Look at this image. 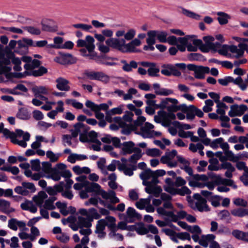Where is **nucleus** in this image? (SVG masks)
<instances>
[{
  "mask_svg": "<svg viewBox=\"0 0 248 248\" xmlns=\"http://www.w3.org/2000/svg\"><path fill=\"white\" fill-rule=\"evenodd\" d=\"M16 132H13L9 139L11 142L15 144H18L22 147L25 148L27 146V141L30 139V134L29 132H24L22 130L16 129Z\"/></svg>",
  "mask_w": 248,
  "mask_h": 248,
  "instance_id": "nucleus-1",
  "label": "nucleus"
},
{
  "mask_svg": "<svg viewBox=\"0 0 248 248\" xmlns=\"http://www.w3.org/2000/svg\"><path fill=\"white\" fill-rule=\"evenodd\" d=\"M33 45L31 39L23 37L18 40L17 46L15 49V52L20 55H25L29 53V47Z\"/></svg>",
  "mask_w": 248,
  "mask_h": 248,
  "instance_id": "nucleus-2",
  "label": "nucleus"
},
{
  "mask_svg": "<svg viewBox=\"0 0 248 248\" xmlns=\"http://www.w3.org/2000/svg\"><path fill=\"white\" fill-rule=\"evenodd\" d=\"M84 75L90 80H98L104 84H108L110 81L109 76L103 72L85 70Z\"/></svg>",
  "mask_w": 248,
  "mask_h": 248,
  "instance_id": "nucleus-3",
  "label": "nucleus"
},
{
  "mask_svg": "<svg viewBox=\"0 0 248 248\" xmlns=\"http://www.w3.org/2000/svg\"><path fill=\"white\" fill-rule=\"evenodd\" d=\"M187 69L194 71V77L197 79H202L205 78V74L210 72V68L208 66L196 65L194 64L187 65Z\"/></svg>",
  "mask_w": 248,
  "mask_h": 248,
  "instance_id": "nucleus-4",
  "label": "nucleus"
},
{
  "mask_svg": "<svg viewBox=\"0 0 248 248\" xmlns=\"http://www.w3.org/2000/svg\"><path fill=\"white\" fill-rule=\"evenodd\" d=\"M59 56L56 58L55 61L61 64L69 65L77 62V58L71 54L59 52Z\"/></svg>",
  "mask_w": 248,
  "mask_h": 248,
  "instance_id": "nucleus-5",
  "label": "nucleus"
},
{
  "mask_svg": "<svg viewBox=\"0 0 248 248\" xmlns=\"http://www.w3.org/2000/svg\"><path fill=\"white\" fill-rule=\"evenodd\" d=\"M167 112L160 110L157 112L158 116L155 115L154 120L157 123H160L161 121H167L170 119V106L167 108Z\"/></svg>",
  "mask_w": 248,
  "mask_h": 248,
  "instance_id": "nucleus-6",
  "label": "nucleus"
},
{
  "mask_svg": "<svg viewBox=\"0 0 248 248\" xmlns=\"http://www.w3.org/2000/svg\"><path fill=\"white\" fill-rule=\"evenodd\" d=\"M191 193V190L186 186H183L181 188L174 187L173 183L171 181V196L176 195L185 196L189 195Z\"/></svg>",
  "mask_w": 248,
  "mask_h": 248,
  "instance_id": "nucleus-7",
  "label": "nucleus"
},
{
  "mask_svg": "<svg viewBox=\"0 0 248 248\" xmlns=\"http://www.w3.org/2000/svg\"><path fill=\"white\" fill-rule=\"evenodd\" d=\"M53 21L50 19H46L42 21V29L43 31L54 32L57 31V26L52 24Z\"/></svg>",
  "mask_w": 248,
  "mask_h": 248,
  "instance_id": "nucleus-8",
  "label": "nucleus"
},
{
  "mask_svg": "<svg viewBox=\"0 0 248 248\" xmlns=\"http://www.w3.org/2000/svg\"><path fill=\"white\" fill-rule=\"evenodd\" d=\"M57 88L60 91H68L70 87L68 86L69 81L62 78H59L56 80Z\"/></svg>",
  "mask_w": 248,
  "mask_h": 248,
  "instance_id": "nucleus-9",
  "label": "nucleus"
},
{
  "mask_svg": "<svg viewBox=\"0 0 248 248\" xmlns=\"http://www.w3.org/2000/svg\"><path fill=\"white\" fill-rule=\"evenodd\" d=\"M0 208L2 213L7 214L15 211L14 208H10V202L4 199H0Z\"/></svg>",
  "mask_w": 248,
  "mask_h": 248,
  "instance_id": "nucleus-10",
  "label": "nucleus"
},
{
  "mask_svg": "<svg viewBox=\"0 0 248 248\" xmlns=\"http://www.w3.org/2000/svg\"><path fill=\"white\" fill-rule=\"evenodd\" d=\"M107 46L116 49L122 52L123 47H121L119 39L116 38H110L106 41Z\"/></svg>",
  "mask_w": 248,
  "mask_h": 248,
  "instance_id": "nucleus-11",
  "label": "nucleus"
},
{
  "mask_svg": "<svg viewBox=\"0 0 248 248\" xmlns=\"http://www.w3.org/2000/svg\"><path fill=\"white\" fill-rule=\"evenodd\" d=\"M195 106L194 105H190L187 106L186 105L183 113L186 114L187 120L192 121L194 119L195 117Z\"/></svg>",
  "mask_w": 248,
  "mask_h": 248,
  "instance_id": "nucleus-12",
  "label": "nucleus"
},
{
  "mask_svg": "<svg viewBox=\"0 0 248 248\" xmlns=\"http://www.w3.org/2000/svg\"><path fill=\"white\" fill-rule=\"evenodd\" d=\"M121 62L124 65L122 67L123 71L126 72H130L132 71V68L136 69L138 67V63L135 61H131L129 63H128L126 60H122Z\"/></svg>",
  "mask_w": 248,
  "mask_h": 248,
  "instance_id": "nucleus-13",
  "label": "nucleus"
},
{
  "mask_svg": "<svg viewBox=\"0 0 248 248\" xmlns=\"http://www.w3.org/2000/svg\"><path fill=\"white\" fill-rule=\"evenodd\" d=\"M17 118L22 120H28L31 118V114L28 108H20L18 109L16 114Z\"/></svg>",
  "mask_w": 248,
  "mask_h": 248,
  "instance_id": "nucleus-14",
  "label": "nucleus"
},
{
  "mask_svg": "<svg viewBox=\"0 0 248 248\" xmlns=\"http://www.w3.org/2000/svg\"><path fill=\"white\" fill-rule=\"evenodd\" d=\"M47 72V68L43 66H41L39 67V69L37 70H33L31 72L25 71L24 74L28 76H33L34 77H38L43 76L46 74Z\"/></svg>",
  "mask_w": 248,
  "mask_h": 248,
  "instance_id": "nucleus-15",
  "label": "nucleus"
},
{
  "mask_svg": "<svg viewBox=\"0 0 248 248\" xmlns=\"http://www.w3.org/2000/svg\"><path fill=\"white\" fill-rule=\"evenodd\" d=\"M85 190L89 193L93 192H97L99 191L101 188L100 186L96 183H90L88 181H86L84 184Z\"/></svg>",
  "mask_w": 248,
  "mask_h": 248,
  "instance_id": "nucleus-16",
  "label": "nucleus"
},
{
  "mask_svg": "<svg viewBox=\"0 0 248 248\" xmlns=\"http://www.w3.org/2000/svg\"><path fill=\"white\" fill-rule=\"evenodd\" d=\"M122 145L123 147L122 150L123 155L131 154L133 152V148L135 146V143L133 141H125L123 142Z\"/></svg>",
  "mask_w": 248,
  "mask_h": 248,
  "instance_id": "nucleus-17",
  "label": "nucleus"
},
{
  "mask_svg": "<svg viewBox=\"0 0 248 248\" xmlns=\"http://www.w3.org/2000/svg\"><path fill=\"white\" fill-rule=\"evenodd\" d=\"M156 32L155 37L158 40L159 42L162 43L168 42L169 44L170 45V36H169L167 38V33L165 31H155Z\"/></svg>",
  "mask_w": 248,
  "mask_h": 248,
  "instance_id": "nucleus-18",
  "label": "nucleus"
},
{
  "mask_svg": "<svg viewBox=\"0 0 248 248\" xmlns=\"http://www.w3.org/2000/svg\"><path fill=\"white\" fill-rule=\"evenodd\" d=\"M32 91L35 97H39L41 99L43 98H45L44 96L42 95H39V94H47V91L45 87L44 86H35L32 88Z\"/></svg>",
  "mask_w": 248,
  "mask_h": 248,
  "instance_id": "nucleus-19",
  "label": "nucleus"
},
{
  "mask_svg": "<svg viewBox=\"0 0 248 248\" xmlns=\"http://www.w3.org/2000/svg\"><path fill=\"white\" fill-rule=\"evenodd\" d=\"M47 197V195L45 191H40L38 192L37 195L33 197V200L38 205L41 206L44 200L46 199Z\"/></svg>",
  "mask_w": 248,
  "mask_h": 248,
  "instance_id": "nucleus-20",
  "label": "nucleus"
},
{
  "mask_svg": "<svg viewBox=\"0 0 248 248\" xmlns=\"http://www.w3.org/2000/svg\"><path fill=\"white\" fill-rule=\"evenodd\" d=\"M231 213L234 217H243L245 216H248V209L242 208L234 209L231 211Z\"/></svg>",
  "mask_w": 248,
  "mask_h": 248,
  "instance_id": "nucleus-21",
  "label": "nucleus"
},
{
  "mask_svg": "<svg viewBox=\"0 0 248 248\" xmlns=\"http://www.w3.org/2000/svg\"><path fill=\"white\" fill-rule=\"evenodd\" d=\"M217 15L218 17H217L219 23L221 25H225L228 23V19H230V16L223 12H218L217 13Z\"/></svg>",
  "mask_w": 248,
  "mask_h": 248,
  "instance_id": "nucleus-22",
  "label": "nucleus"
},
{
  "mask_svg": "<svg viewBox=\"0 0 248 248\" xmlns=\"http://www.w3.org/2000/svg\"><path fill=\"white\" fill-rule=\"evenodd\" d=\"M85 41L87 43L86 49L89 53L93 52L95 48L94 38L91 35H87L86 36Z\"/></svg>",
  "mask_w": 248,
  "mask_h": 248,
  "instance_id": "nucleus-23",
  "label": "nucleus"
},
{
  "mask_svg": "<svg viewBox=\"0 0 248 248\" xmlns=\"http://www.w3.org/2000/svg\"><path fill=\"white\" fill-rule=\"evenodd\" d=\"M78 224L79 225V228H81L83 227L89 228L92 226L91 220L89 218H85L81 216L78 217Z\"/></svg>",
  "mask_w": 248,
  "mask_h": 248,
  "instance_id": "nucleus-24",
  "label": "nucleus"
},
{
  "mask_svg": "<svg viewBox=\"0 0 248 248\" xmlns=\"http://www.w3.org/2000/svg\"><path fill=\"white\" fill-rule=\"evenodd\" d=\"M137 225L136 232L140 235H143L147 234L148 233V231L147 230V227L145 226V224L142 222H139L136 223Z\"/></svg>",
  "mask_w": 248,
  "mask_h": 248,
  "instance_id": "nucleus-25",
  "label": "nucleus"
},
{
  "mask_svg": "<svg viewBox=\"0 0 248 248\" xmlns=\"http://www.w3.org/2000/svg\"><path fill=\"white\" fill-rule=\"evenodd\" d=\"M108 225V222L104 219L99 220L96 225L95 233L102 232L104 231L106 226Z\"/></svg>",
  "mask_w": 248,
  "mask_h": 248,
  "instance_id": "nucleus-26",
  "label": "nucleus"
},
{
  "mask_svg": "<svg viewBox=\"0 0 248 248\" xmlns=\"http://www.w3.org/2000/svg\"><path fill=\"white\" fill-rule=\"evenodd\" d=\"M178 43H180V45H187L188 39L185 37L177 38L174 35H171V45H176Z\"/></svg>",
  "mask_w": 248,
  "mask_h": 248,
  "instance_id": "nucleus-27",
  "label": "nucleus"
},
{
  "mask_svg": "<svg viewBox=\"0 0 248 248\" xmlns=\"http://www.w3.org/2000/svg\"><path fill=\"white\" fill-rule=\"evenodd\" d=\"M171 125H173V126H174L175 127L177 128L179 130H187L190 129L192 128L191 125L189 124H183L177 121H174L173 122L171 121Z\"/></svg>",
  "mask_w": 248,
  "mask_h": 248,
  "instance_id": "nucleus-28",
  "label": "nucleus"
},
{
  "mask_svg": "<svg viewBox=\"0 0 248 248\" xmlns=\"http://www.w3.org/2000/svg\"><path fill=\"white\" fill-rule=\"evenodd\" d=\"M187 57L190 61H203L205 60L204 57L201 53H191L188 54Z\"/></svg>",
  "mask_w": 248,
  "mask_h": 248,
  "instance_id": "nucleus-29",
  "label": "nucleus"
},
{
  "mask_svg": "<svg viewBox=\"0 0 248 248\" xmlns=\"http://www.w3.org/2000/svg\"><path fill=\"white\" fill-rule=\"evenodd\" d=\"M101 216L97 213V210L94 208H90L88 211V218L93 220V219H98L100 218Z\"/></svg>",
  "mask_w": 248,
  "mask_h": 248,
  "instance_id": "nucleus-30",
  "label": "nucleus"
},
{
  "mask_svg": "<svg viewBox=\"0 0 248 248\" xmlns=\"http://www.w3.org/2000/svg\"><path fill=\"white\" fill-rule=\"evenodd\" d=\"M156 32L155 30L150 31L147 32L148 37L146 39V42L148 45L153 46L155 43V35Z\"/></svg>",
  "mask_w": 248,
  "mask_h": 248,
  "instance_id": "nucleus-31",
  "label": "nucleus"
},
{
  "mask_svg": "<svg viewBox=\"0 0 248 248\" xmlns=\"http://www.w3.org/2000/svg\"><path fill=\"white\" fill-rule=\"evenodd\" d=\"M0 170L11 172L14 175H17L19 172V170L16 166H5L1 167Z\"/></svg>",
  "mask_w": 248,
  "mask_h": 248,
  "instance_id": "nucleus-32",
  "label": "nucleus"
},
{
  "mask_svg": "<svg viewBox=\"0 0 248 248\" xmlns=\"http://www.w3.org/2000/svg\"><path fill=\"white\" fill-rule=\"evenodd\" d=\"M97 194L100 195L102 197L106 200L110 199V196H113L115 194V191L113 190H109L108 192L103 189H100Z\"/></svg>",
  "mask_w": 248,
  "mask_h": 248,
  "instance_id": "nucleus-33",
  "label": "nucleus"
},
{
  "mask_svg": "<svg viewBox=\"0 0 248 248\" xmlns=\"http://www.w3.org/2000/svg\"><path fill=\"white\" fill-rule=\"evenodd\" d=\"M232 82H233L234 84L238 85L242 91H245L247 89V84L243 82V79L240 76L237 77L235 79L233 78V80Z\"/></svg>",
  "mask_w": 248,
  "mask_h": 248,
  "instance_id": "nucleus-34",
  "label": "nucleus"
},
{
  "mask_svg": "<svg viewBox=\"0 0 248 248\" xmlns=\"http://www.w3.org/2000/svg\"><path fill=\"white\" fill-rule=\"evenodd\" d=\"M182 13L186 16L196 19L199 20L200 16L184 8H182Z\"/></svg>",
  "mask_w": 248,
  "mask_h": 248,
  "instance_id": "nucleus-35",
  "label": "nucleus"
},
{
  "mask_svg": "<svg viewBox=\"0 0 248 248\" xmlns=\"http://www.w3.org/2000/svg\"><path fill=\"white\" fill-rule=\"evenodd\" d=\"M72 26L76 29H81L86 32H92V31H90V30L93 28L92 26L91 25L78 23L73 24Z\"/></svg>",
  "mask_w": 248,
  "mask_h": 248,
  "instance_id": "nucleus-36",
  "label": "nucleus"
},
{
  "mask_svg": "<svg viewBox=\"0 0 248 248\" xmlns=\"http://www.w3.org/2000/svg\"><path fill=\"white\" fill-rule=\"evenodd\" d=\"M88 137L90 138L89 142L95 143L99 145L101 144V142L97 139V133L95 131L93 130L90 131L88 133Z\"/></svg>",
  "mask_w": 248,
  "mask_h": 248,
  "instance_id": "nucleus-37",
  "label": "nucleus"
},
{
  "mask_svg": "<svg viewBox=\"0 0 248 248\" xmlns=\"http://www.w3.org/2000/svg\"><path fill=\"white\" fill-rule=\"evenodd\" d=\"M157 211L158 214L164 216H166L168 217L167 220V225L170 226V211H167L165 210L163 207H159L157 209Z\"/></svg>",
  "mask_w": 248,
  "mask_h": 248,
  "instance_id": "nucleus-38",
  "label": "nucleus"
},
{
  "mask_svg": "<svg viewBox=\"0 0 248 248\" xmlns=\"http://www.w3.org/2000/svg\"><path fill=\"white\" fill-rule=\"evenodd\" d=\"M153 170L150 169H147L142 172L140 175V178L141 180H148L153 176Z\"/></svg>",
  "mask_w": 248,
  "mask_h": 248,
  "instance_id": "nucleus-39",
  "label": "nucleus"
},
{
  "mask_svg": "<svg viewBox=\"0 0 248 248\" xmlns=\"http://www.w3.org/2000/svg\"><path fill=\"white\" fill-rule=\"evenodd\" d=\"M24 30L27 31L32 35H38L41 34V30L33 26H25L23 27Z\"/></svg>",
  "mask_w": 248,
  "mask_h": 248,
  "instance_id": "nucleus-40",
  "label": "nucleus"
},
{
  "mask_svg": "<svg viewBox=\"0 0 248 248\" xmlns=\"http://www.w3.org/2000/svg\"><path fill=\"white\" fill-rule=\"evenodd\" d=\"M225 155L227 158V160H230L231 161L236 162L239 159L240 157L238 156H235L234 154L232 152V151L229 150L228 151L224 152Z\"/></svg>",
  "mask_w": 248,
  "mask_h": 248,
  "instance_id": "nucleus-41",
  "label": "nucleus"
},
{
  "mask_svg": "<svg viewBox=\"0 0 248 248\" xmlns=\"http://www.w3.org/2000/svg\"><path fill=\"white\" fill-rule=\"evenodd\" d=\"M145 121L146 118L145 117L142 116H139L137 119L133 122V124H131V126L136 129L137 127L142 125Z\"/></svg>",
  "mask_w": 248,
  "mask_h": 248,
  "instance_id": "nucleus-42",
  "label": "nucleus"
},
{
  "mask_svg": "<svg viewBox=\"0 0 248 248\" xmlns=\"http://www.w3.org/2000/svg\"><path fill=\"white\" fill-rule=\"evenodd\" d=\"M160 162L162 164H167L168 167H170V151H167L166 153V155L161 157Z\"/></svg>",
  "mask_w": 248,
  "mask_h": 248,
  "instance_id": "nucleus-43",
  "label": "nucleus"
},
{
  "mask_svg": "<svg viewBox=\"0 0 248 248\" xmlns=\"http://www.w3.org/2000/svg\"><path fill=\"white\" fill-rule=\"evenodd\" d=\"M169 102H170V97L163 99L159 104L155 105V108H160L161 110H164L165 108H167L168 107L167 105Z\"/></svg>",
  "mask_w": 248,
  "mask_h": 248,
  "instance_id": "nucleus-44",
  "label": "nucleus"
},
{
  "mask_svg": "<svg viewBox=\"0 0 248 248\" xmlns=\"http://www.w3.org/2000/svg\"><path fill=\"white\" fill-rule=\"evenodd\" d=\"M51 172L50 177L52 180L55 181H58L61 179V172L57 169V168H54L52 169Z\"/></svg>",
  "mask_w": 248,
  "mask_h": 248,
  "instance_id": "nucleus-45",
  "label": "nucleus"
},
{
  "mask_svg": "<svg viewBox=\"0 0 248 248\" xmlns=\"http://www.w3.org/2000/svg\"><path fill=\"white\" fill-rule=\"evenodd\" d=\"M146 154L150 156L156 157L161 155V151L157 148L148 149L146 152Z\"/></svg>",
  "mask_w": 248,
  "mask_h": 248,
  "instance_id": "nucleus-46",
  "label": "nucleus"
},
{
  "mask_svg": "<svg viewBox=\"0 0 248 248\" xmlns=\"http://www.w3.org/2000/svg\"><path fill=\"white\" fill-rule=\"evenodd\" d=\"M175 234L176 236L179 239L181 240H188L191 241V237L189 233L187 232H176L174 233Z\"/></svg>",
  "mask_w": 248,
  "mask_h": 248,
  "instance_id": "nucleus-47",
  "label": "nucleus"
},
{
  "mask_svg": "<svg viewBox=\"0 0 248 248\" xmlns=\"http://www.w3.org/2000/svg\"><path fill=\"white\" fill-rule=\"evenodd\" d=\"M107 207L111 211L117 210L120 212H123L125 209V204L124 203H121L117 205L116 207H115L112 204H108Z\"/></svg>",
  "mask_w": 248,
  "mask_h": 248,
  "instance_id": "nucleus-48",
  "label": "nucleus"
},
{
  "mask_svg": "<svg viewBox=\"0 0 248 248\" xmlns=\"http://www.w3.org/2000/svg\"><path fill=\"white\" fill-rule=\"evenodd\" d=\"M30 162L31 164V168L32 170L37 171L40 170L41 167L39 159H32L31 160Z\"/></svg>",
  "mask_w": 248,
  "mask_h": 248,
  "instance_id": "nucleus-49",
  "label": "nucleus"
},
{
  "mask_svg": "<svg viewBox=\"0 0 248 248\" xmlns=\"http://www.w3.org/2000/svg\"><path fill=\"white\" fill-rule=\"evenodd\" d=\"M232 235L238 240H244L245 232L238 230H234L232 232Z\"/></svg>",
  "mask_w": 248,
  "mask_h": 248,
  "instance_id": "nucleus-50",
  "label": "nucleus"
},
{
  "mask_svg": "<svg viewBox=\"0 0 248 248\" xmlns=\"http://www.w3.org/2000/svg\"><path fill=\"white\" fill-rule=\"evenodd\" d=\"M148 74L150 77H157L158 73L159 72V69L156 67V65L151 66L148 69Z\"/></svg>",
  "mask_w": 248,
  "mask_h": 248,
  "instance_id": "nucleus-51",
  "label": "nucleus"
},
{
  "mask_svg": "<svg viewBox=\"0 0 248 248\" xmlns=\"http://www.w3.org/2000/svg\"><path fill=\"white\" fill-rule=\"evenodd\" d=\"M233 78L231 76H226L224 78H219L218 79V82L221 85L227 86L229 83L232 82Z\"/></svg>",
  "mask_w": 248,
  "mask_h": 248,
  "instance_id": "nucleus-52",
  "label": "nucleus"
},
{
  "mask_svg": "<svg viewBox=\"0 0 248 248\" xmlns=\"http://www.w3.org/2000/svg\"><path fill=\"white\" fill-rule=\"evenodd\" d=\"M220 200V197L218 195H214L211 196V199H208V201L211 202V204L215 207H218L220 205L219 201Z\"/></svg>",
  "mask_w": 248,
  "mask_h": 248,
  "instance_id": "nucleus-53",
  "label": "nucleus"
},
{
  "mask_svg": "<svg viewBox=\"0 0 248 248\" xmlns=\"http://www.w3.org/2000/svg\"><path fill=\"white\" fill-rule=\"evenodd\" d=\"M13 131H10L7 128H4V124L3 123L0 124V133H2L6 139H9L11 136V133Z\"/></svg>",
  "mask_w": 248,
  "mask_h": 248,
  "instance_id": "nucleus-54",
  "label": "nucleus"
},
{
  "mask_svg": "<svg viewBox=\"0 0 248 248\" xmlns=\"http://www.w3.org/2000/svg\"><path fill=\"white\" fill-rule=\"evenodd\" d=\"M135 46L130 42L125 45V47L123 48L122 53H133Z\"/></svg>",
  "mask_w": 248,
  "mask_h": 248,
  "instance_id": "nucleus-55",
  "label": "nucleus"
},
{
  "mask_svg": "<svg viewBox=\"0 0 248 248\" xmlns=\"http://www.w3.org/2000/svg\"><path fill=\"white\" fill-rule=\"evenodd\" d=\"M124 126H125V127H124L122 125H121V127H123L121 131V133L123 134L129 135L130 134L132 131L136 130V128L131 126V124L128 125L126 124H124Z\"/></svg>",
  "mask_w": 248,
  "mask_h": 248,
  "instance_id": "nucleus-56",
  "label": "nucleus"
},
{
  "mask_svg": "<svg viewBox=\"0 0 248 248\" xmlns=\"http://www.w3.org/2000/svg\"><path fill=\"white\" fill-rule=\"evenodd\" d=\"M238 105L237 104H234L231 106V110L228 113L229 116L233 117L235 116H238L237 111L238 110Z\"/></svg>",
  "mask_w": 248,
  "mask_h": 248,
  "instance_id": "nucleus-57",
  "label": "nucleus"
},
{
  "mask_svg": "<svg viewBox=\"0 0 248 248\" xmlns=\"http://www.w3.org/2000/svg\"><path fill=\"white\" fill-rule=\"evenodd\" d=\"M136 35V31L134 29H131L129 30L127 32L124 33V39L127 41L131 40L134 38Z\"/></svg>",
  "mask_w": 248,
  "mask_h": 248,
  "instance_id": "nucleus-58",
  "label": "nucleus"
},
{
  "mask_svg": "<svg viewBox=\"0 0 248 248\" xmlns=\"http://www.w3.org/2000/svg\"><path fill=\"white\" fill-rule=\"evenodd\" d=\"M133 116L134 114L132 112L126 110L125 112V114L123 116V119L126 122L131 123L133 121Z\"/></svg>",
  "mask_w": 248,
  "mask_h": 248,
  "instance_id": "nucleus-59",
  "label": "nucleus"
},
{
  "mask_svg": "<svg viewBox=\"0 0 248 248\" xmlns=\"http://www.w3.org/2000/svg\"><path fill=\"white\" fill-rule=\"evenodd\" d=\"M42 170L45 173L50 172L52 171V165L51 163L47 161L43 162L42 163Z\"/></svg>",
  "mask_w": 248,
  "mask_h": 248,
  "instance_id": "nucleus-60",
  "label": "nucleus"
},
{
  "mask_svg": "<svg viewBox=\"0 0 248 248\" xmlns=\"http://www.w3.org/2000/svg\"><path fill=\"white\" fill-rule=\"evenodd\" d=\"M136 212V210L133 207H129L127 208L126 214L128 217L130 218V220L128 221L129 222H133L134 220L132 219L134 218Z\"/></svg>",
  "mask_w": 248,
  "mask_h": 248,
  "instance_id": "nucleus-61",
  "label": "nucleus"
},
{
  "mask_svg": "<svg viewBox=\"0 0 248 248\" xmlns=\"http://www.w3.org/2000/svg\"><path fill=\"white\" fill-rule=\"evenodd\" d=\"M223 141L224 139L222 138L216 139L212 142L211 141L210 147L214 149H217L218 147V145H220V143H221Z\"/></svg>",
  "mask_w": 248,
  "mask_h": 248,
  "instance_id": "nucleus-62",
  "label": "nucleus"
},
{
  "mask_svg": "<svg viewBox=\"0 0 248 248\" xmlns=\"http://www.w3.org/2000/svg\"><path fill=\"white\" fill-rule=\"evenodd\" d=\"M233 202V203L236 206L246 207L248 205V202L240 198H237L234 199Z\"/></svg>",
  "mask_w": 248,
  "mask_h": 248,
  "instance_id": "nucleus-63",
  "label": "nucleus"
},
{
  "mask_svg": "<svg viewBox=\"0 0 248 248\" xmlns=\"http://www.w3.org/2000/svg\"><path fill=\"white\" fill-rule=\"evenodd\" d=\"M187 231L191 233L198 234H200L202 233L201 229L198 225H194L193 227L189 226L188 229H187Z\"/></svg>",
  "mask_w": 248,
  "mask_h": 248,
  "instance_id": "nucleus-64",
  "label": "nucleus"
}]
</instances>
